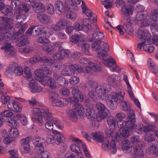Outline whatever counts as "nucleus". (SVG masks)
Segmentation results:
<instances>
[{
	"instance_id": "nucleus-37",
	"label": "nucleus",
	"mask_w": 158,
	"mask_h": 158,
	"mask_svg": "<svg viewBox=\"0 0 158 158\" xmlns=\"http://www.w3.org/2000/svg\"><path fill=\"white\" fill-rule=\"evenodd\" d=\"M104 37V35L102 32H96L95 33L91 34L90 36V40L93 41L94 40H98L102 39Z\"/></svg>"
},
{
	"instance_id": "nucleus-48",
	"label": "nucleus",
	"mask_w": 158,
	"mask_h": 158,
	"mask_svg": "<svg viewBox=\"0 0 158 158\" xmlns=\"http://www.w3.org/2000/svg\"><path fill=\"white\" fill-rule=\"evenodd\" d=\"M7 124L9 126L13 128H16L19 127V124L12 117L10 118V119L7 121Z\"/></svg>"
},
{
	"instance_id": "nucleus-64",
	"label": "nucleus",
	"mask_w": 158,
	"mask_h": 158,
	"mask_svg": "<svg viewBox=\"0 0 158 158\" xmlns=\"http://www.w3.org/2000/svg\"><path fill=\"white\" fill-rule=\"evenodd\" d=\"M102 142V148L105 151H109V139L106 138H104Z\"/></svg>"
},
{
	"instance_id": "nucleus-14",
	"label": "nucleus",
	"mask_w": 158,
	"mask_h": 158,
	"mask_svg": "<svg viewBox=\"0 0 158 158\" xmlns=\"http://www.w3.org/2000/svg\"><path fill=\"white\" fill-rule=\"evenodd\" d=\"M148 64L149 67V69L151 71L156 74V78L154 82L157 84L156 86L157 88L158 87V75H156L158 71L157 68L155 63L151 59H148Z\"/></svg>"
},
{
	"instance_id": "nucleus-43",
	"label": "nucleus",
	"mask_w": 158,
	"mask_h": 158,
	"mask_svg": "<svg viewBox=\"0 0 158 158\" xmlns=\"http://www.w3.org/2000/svg\"><path fill=\"white\" fill-rule=\"evenodd\" d=\"M85 38L84 36L83 35H74L70 38V41L73 43H77L79 41H82Z\"/></svg>"
},
{
	"instance_id": "nucleus-1",
	"label": "nucleus",
	"mask_w": 158,
	"mask_h": 158,
	"mask_svg": "<svg viewBox=\"0 0 158 158\" xmlns=\"http://www.w3.org/2000/svg\"><path fill=\"white\" fill-rule=\"evenodd\" d=\"M13 21L11 18L0 17V24L3 25V27L0 26V41H7L10 39L14 40L20 34H22L25 31L26 26L23 25L16 32H14L15 29L11 25Z\"/></svg>"
},
{
	"instance_id": "nucleus-38",
	"label": "nucleus",
	"mask_w": 158,
	"mask_h": 158,
	"mask_svg": "<svg viewBox=\"0 0 158 158\" xmlns=\"http://www.w3.org/2000/svg\"><path fill=\"white\" fill-rule=\"evenodd\" d=\"M147 15L148 13L146 11L142 10L137 12L135 19L136 20L141 21Z\"/></svg>"
},
{
	"instance_id": "nucleus-32",
	"label": "nucleus",
	"mask_w": 158,
	"mask_h": 158,
	"mask_svg": "<svg viewBox=\"0 0 158 158\" xmlns=\"http://www.w3.org/2000/svg\"><path fill=\"white\" fill-rule=\"evenodd\" d=\"M61 30L71 25L70 21L66 19H61L57 22Z\"/></svg>"
},
{
	"instance_id": "nucleus-61",
	"label": "nucleus",
	"mask_w": 158,
	"mask_h": 158,
	"mask_svg": "<svg viewBox=\"0 0 158 158\" xmlns=\"http://www.w3.org/2000/svg\"><path fill=\"white\" fill-rule=\"evenodd\" d=\"M38 151H39L40 152L38 153L41 154V158H51L49 153L47 151L44 150V149H40Z\"/></svg>"
},
{
	"instance_id": "nucleus-17",
	"label": "nucleus",
	"mask_w": 158,
	"mask_h": 158,
	"mask_svg": "<svg viewBox=\"0 0 158 158\" xmlns=\"http://www.w3.org/2000/svg\"><path fill=\"white\" fill-rule=\"evenodd\" d=\"M79 62L81 64L90 66L92 65L96 71H101L102 70V68L100 64V63L98 62V61H97V63H93L89 62L87 59L85 58H81L79 60Z\"/></svg>"
},
{
	"instance_id": "nucleus-21",
	"label": "nucleus",
	"mask_w": 158,
	"mask_h": 158,
	"mask_svg": "<svg viewBox=\"0 0 158 158\" xmlns=\"http://www.w3.org/2000/svg\"><path fill=\"white\" fill-rule=\"evenodd\" d=\"M134 10L133 6L130 5H125L122 7V14L124 17H128L131 15H132V12Z\"/></svg>"
},
{
	"instance_id": "nucleus-59",
	"label": "nucleus",
	"mask_w": 158,
	"mask_h": 158,
	"mask_svg": "<svg viewBox=\"0 0 158 158\" xmlns=\"http://www.w3.org/2000/svg\"><path fill=\"white\" fill-rule=\"evenodd\" d=\"M43 33L46 34L48 36H49L53 34L54 31L52 28L48 27L43 26Z\"/></svg>"
},
{
	"instance_id": "nucleus-7",
	"label": "nucleus",
	"mask_w": 158,
	"mask_h": 158,
	"mask_svg": "<svg viewBox=\"0 0 158 158\" xmlns=\"http://www.w3.org/2000/svg\"><path fill=\"white\" fill-rule=\"evenodd\" d=\"M43 26L39 25L37 26H32L26 31L28 34L32 35L34 36L37 37L41 35L43 33Z\"/></svg>"
},
{
	"instance_id": "nucleus-8",
	"label": "nucleus",
	"mask_w": 158,
	"mask_h": 158,
	"mask_svg": "<svg viewBox=\"0 0 158 158\" xmlns=\"http://www.w3.org/2000/svg\"><path fill=\"white\" fill-rule=\"evenodd\" d=\"M138 38L141 42L149 43V40L151 38L150 34L147 30L138 29Z\"/></svg>"
},
{
	"instance_id": "nucleus-49",
	"label": "nucleus",
	"mask_w": 158,
	"mask_h": 158,
	"mask_svg": "<svg viewBox=\"0 0 158 158\" xmlns=\"http://www.w3.org/2000/svg\"><path fill=\"white\" fill-rule=\"evenodd\" d=\"M156 126L153 123H148L144 126V132L153 131L156 128Z\"/></svg>"
},
{
	"instance_id": "nucleus-45",
	"label": "nucleus",
	"mask_w": 158,
	"mask_h": 158,
	"mask_svg": "<svg viewBox=\"0 0 158 158\" xmlns=\"http://www.w3.org/2000/svg\"><path fill=\"white\" fill-rule=\"evenodd\" d=\"M56 81L58 84L61 87L67 85L69 84L68 80L62 77H58L56 79Z\"/></svg>"
},
{
	"instance_id": "nucleus-47",
	"label": "nucleus",
	"mask_w": 158,
	"mask_h": 158,
	"mask_svg": "<svg viewBox=\"0 0 158 158\" xmlns=\"http://www.w3.org/2000/svg\"><path fill=\"white\" fill-rule=\"evenodd\" d=\"M68 115L74 121H76L77 119V116L79 115L75 111V110L73 109L69 110L68 112Z\"/></svg>"
},
{
	"instance_id": "nucleus-41",
	"label": "nucleus",
	"mask_w": 158,
	"mask_h": 158,
	"mask_svg": "<svg viewBox=\"0 0 158 158\" xmlns=\"http://www.w3.org/2000/svg\"><path fill=\"white\" fill-rule=\"evenodd\" d=\"M119 131L120 134L124 137H127L133 132V129L131 128L120 129Z\"/></svg>"
},
{
	"instance_id": "nucleus-36",
	"label": "nucleus",
	"mask_w": 158,
	"mask_h": 158,
	"mask_svg": "<svg viewBox=\"0 0 158 158\" xmlns=\"http://www.w3.org/2000/svg\"><path fill=\"white\" fill-rule=\"evenodd\" d=\"M83 23L84 25V31L86 33H88L91 30V26L89 19H84Z\"/></svg>"
},
{
	"instance_id": "nucleus-42",
	"label": "nucleus",
	"mask_w": 158,
	"mask_h": 158,
	"mask_svg": "<svg viewBox=\"0 0 158 158\" xmlns=\"http://www.w3.org/2000/svg\"><path fill=\"white\" fill-rule=\"evenodd\" d=\"M28 40L27 36L23 35L18 40L17 45L19 47L24 46L27 44Z\"/></svg>"
},
{
	"instance_id": "nucleus-63",
	"label": "nucleus",
	"mask_w": 158,
	"mask_h": 158,
	"mask_svg": "<svg viewBox=\"0 0 158 158\" xmlns=\"http://www.w3.org/2000/svg\"><path fill=\"white\" fill-rule=\"evenodd\" d=\"M121 105L122 106V110L123 111L129 112V110L131 109L130 104L127 102L122 101Z\"/></svg>"
},
{
	"instance_id": "nucleus-53",
	"label": "nucleus",
	"mask_w": 158,
	"mask_h": 158,
	"mask_svg": "<svg viewBox=\"0 0 158 158\" xmlns=\"http://www.w3.org/2000/svg\"><path fill=\"white\" fill-rule=\"evenodd\" d=\"M42 48L43 50L46 53H52L54 51L53 47L50 44L44 45Z\"/></svg>"
},
{
	"instance_id": "nucleus-31",
	"label": "nucleus",
	"mask_w": 158,
	"mask_h": 158,
	"mask_svg": "<svg viewBox=\"0 0 158 158\" xmlns=\"http://www.w3.org/2000/svg\"><path fill=\"white\" fill-rule=\"evenodd\" d=\"M55 140L57 142V144L62 142L64 140V138L61 133L56 130L53 131Z\"/></svg>"
},
{
	"instance_id": "nucleus-12",
	"label": "nucleus",
	"mask_w": 158,
	"mask_h": 158,
	"mask_svg": "<svg viewBox=\"0 0 158 158\" xmlns=\"http://www.w3.org/2000/svg\"><path fill=\"white\" fill-rule=\"evenodd\" d=\"M6 71L8 73L13 72L15 75L18 76L21 75L23 72L22 68L19 66L15 63H13L12 66L8 67Z\"/></svg>"
},
{
	"instance_id": "nucleus-2",
	"label": "nucleus",
	"mask_w": 158,
	"mask_h": 158,
	"mask_svg": "<svg viewBox=\"0 0 158 158\" xmlns=\"http://www.w3.org/2000/svg\"><path fill=\"white\" fill-rule=\"evenodd\" d=\"M86 85L88 89V95L93 101H95L96 98L95 93L99 98L103 99L106 94L110 91L107 88L106 84H99L92 80L88 81Z\"/></svg>"
},
{
	"instance_id": "nucleus-13",
	"label": "nucleus",
	"mask_w": 158,
	"mask_h": 158,
	"mask_svg": "<svg viewBox=\"0 0 158 158\" xmlns=\"http://www.w3.org/2000/svg\"><path fill=\"white\" fill-rule=\"evenodd\" d=\"M8 108L10 110L17 112H20L22 107L17 102L11 100L9 102L7 105Z\"/></svg>"
},
{
	"instance_id": "nucleus-3",
	"label": "nucleus",
	"mask_w": 158,
	"mask_h": 158,
	"mask_svg": "<svg viewBox=\"0 0 158 158\" xmlns=\"http://www.w3.org/2000/svg\"><path fill=\"white\" fill-rule=\"evenodd\" d=\"M124 94V92L123 91L118 93L112 92L107 95L105 98L107 106L112 110L116 109L117 102L118 100H123Z\"/></svg>"
},
{
	"instance_id": "nucleus-51",
	"label": "nucleus",
	"mask_w": 158,
	"mask_h": 158,
	"mask_svg": "<svg viewBox=\"0 0 158 158\" xmlns=\"http://www.w3.org/2000/svg\"><path fill=\"white\" fill-rule=\"evenodd\" d=\"M95 71L99 72L100 71L95 70L94 68L92 65L91 66L87 65L85 68L84 72L89 75H91L94 74Z\"/></svg>"
},
{
	"instance_id": "nucleus-58",
	"label": "nucleus",
	"mask_w": 158,
	"mask_h": 158,
	"mask_svg": "<svg viewBox=\"0 0 158 158\" xmlns=\"http://www.w3.org/2000/svg\"><path fill=\"white\" fill-rule=\"evenodd\" d=\"M47 84L51 89H54L56 86L55 80L52 78L50 77L47 81Z\"/></svg>"
},
{
	"instance_id": "nucleus-62",
	"label": "nucleus",
	"mask_w": 158,
	"mask_h": 158,
	"mask_svg": "<svg viewBox=\"0 0 158 158\" xmlns=\"http://www.w3.org/2000/svg\"><path fill=\"white\" fill-rule=\"evenodd\" d=\"M66 17L67 19L72 20H75L77 18V14L72 11H69L67 14Z\"/></svg>"
},
{
	"instance_id": "nucleus-16",
	"label": "nucleus",
	"mask_w": 158,
	"mask_h": 158,
	"mask_svg": "<svg viewBox=\"0 0 158 158\" xmlns=\"http://www.w3.org/2000/svg\"><path fill=\"white\" fill-rule=\"evenodd\" d=\"M67 9L70 10L76 11L78 10V7L77 5H79L81 2V0H67Z\"/></svg>"
},
{
	"instance_id": "nucleus-9",
	"label": "nucleus",
	"mask_w": 158,
	"mask_h": 158,
	"mask_svg": "<svg viewBox=\"0 0 158 158\" xmlns=\"http://www.w3.org/2000/svg\"><path fill=\"white\" fill-rule=\"evenodd\" d=\"M31 140L36 150L38 151L44 149L43 145L45 143V140L44 138L39 136H35L33 137Z\"/></svg>"
},
{
	"instance_id": "nucleus-54",
	"label": "nucleus",
	"mask_w": 158,
	"mask_h": 158,
	"mask_svg": "<svg viewBox=\"0 0 158 158\" xmlns=\"http://www.w3.org/2000/svg\"><path fill=\"white\" fill-rule=\"evenodd\" d=\"M133 148L134 153L136 156L142 157L144 156V153L140 148L136 146L133 147Z\"/></svg>"
},
{
	"instance_id": "nucleus-4",
	"label": "nucleus",
	"mask_w": 158,
	"mask_h": 158,
	"mask_svg": "<svg viewBox=\"0 0 158 158\" xmlns=\"http://www.w3.org/2000/svg\"><path fill=\"white\" fill-rule=\"evenodd\" d=\"M109 46L106 43L103 44L98 52V57L102 60V62L106 66L109 67L116 64V61L112 57L106 59L107 56V52L109 50Z\"/></svg>"
},
{
	"instance_id": "nucleus-34",
	"label": "nucleus",
	"mask_w": 158,
	"mask_h": 158,
	"mask_svg": "<svg viewBox=\"0 0 158 158\" xmlns=\"http://www.w3.org/2000/svg\"><path fill=\"white\" fill-rule=\"evenodd\" d=\"M74 110H75L78 114L80 115H83L84 113V109L82 105L78 103H75L74 106Z\"/></svg>"
},
{
	"instance_id": "nucleus-10",
	"label": "nucleus",
	"mask_w": 158,
	"mask_h": 158,
	"mask_svg": "<svg viewBox=\"0 0 158 158\" xmlns=\"http://www.w3.org/2000/svg\"><path fill=\"white\" fill-rule=\"evenodd\" d=\"M35 73L37 76L41 79L51 76L52 74V71L48 68H45L44 69H37Z\"/></svg>"
},
{
	"instance_id": "nucleus-55",
	"label": "nucleus",
	"mask_w": 158,
	"mask_h": 158,
	"mask_svg": "<svg viewBox=\"0 0 158 158\" xmlns=\"http://www.w3.org/2000/svg\"><path fill=\"white\" fill-rule=\"evenodd\" d=\"M19 131L16 128H11L10 130L9 135L12 139L17 138L19 136Z\"/></svg>"
},
{
	"instance_id": "nucleus-35",
	"label": "nucleus",
	"mask_w": 158,
	"mask_h": 158,
	"mask_svg": "<svg viewBox=\"0 0 158 158\" xmlns=\"http://www.w3.org/2000/svg\"><path fill=\"white\" fill-rule=\"evenodd\" d=\"M87 110L86 115L87 117V118L91 121L96 120L97 118V116L94 110L93 109H90Z\"/></svg>"
},
{
	"instance_id": "nucleus-18",
	"label": "nucleus",
	"mask_w": 158,
	"mask_h": 158,
	"mask_svg": "<svg viewBox=\"0 0 158 158\" xmlns=\"http://www.w3.org/2000/svg\"><path fill=\"white\" fill-rule=\"evenodd\" d=\"M1 49L4 50L6 55L7 56L11 57L15 54V48L9 43L5 45L4 47H2Z\"/></svg>"
},
{
	"instance_id": "nucleus-24",
	"label": "nucleus",
	"mask_w": 158,
	"mask_h": 158,
	"mask_svg": "<svg viewBox=\"0 0 158 158\" xmlns=\"http://www.w3.org/2000/svg\"><path fill=\"white\" fill-rule=\"evenodd\" d=\"M72 94L77 101L81 102L83 101V95L77 87H74L72 88Z\"/></svg>"
},
{
	"instance_id": "nucleus-5",
	"label": "nucleus",
	"mask_w": 158,
	"mask_h": 158,
	"mask_svg": "<svg viewBox=\"0 0 158 158\" xmlns=\"http://www.w3.org/2000/svg\"><path fill=\"white\" fill-rule=\"evenodd\" d=\"M112 130H113L106 129V134L107 137H111L112 140L110 142V150L111 152L113 154L115 153L117 151L116 145L113 140L118 142L120 140V137L118 133L116 132H113Z\"/></svg>"
},
{
	"instance_id": "nucleus-27",
	"label": "nucleus",
	"mask_w": 158,
	"mask_h": 158,
	"mask_svg": "<svg viewBox=\"0 0 158 158\" xmlns=\"http://www.w3.org/2000/svg\"><path fill=\"white\" fill-rule=\"evenodd\" d=\"M122 149L124 152L129 153L131 152L132 148L127 139H125L122 141Z\"/></svg>"
},
{
	"instance_id": "nucleus-6",
	"label": "nucleus",
	"mask_w": 158,
	"mask_h": 158,
	"mask_svg": "<svg viewBox=\"0 0 158 158\" xmlns=\"http://www.w3.org/2000/svg\"><path fill=\"white\" fill-rule=\"evenodd\" d=\"M96 107L98 110L97 120L101 121L107 115L109 110L104 104L100 102L98 103Z\"/></svg>"
},
{
	"instance_id": "nucleus-50",
	"label": "nucleus",
	"mask_w": 158,
	"mask_h": 158,
	"mask_svg": "<svg viewBox=\"0 0 158 158\" xmlns=\"http://www.w3.org/2000/svg\"><path fill=\"white\" fill-rule=\"evenodd\" d=\"M123 79L125 81L127 87V92L129 95L131 97L133 96V93L132 90V87L130 85L128 80L127 77V76L124 75L123 77Z\"/></svg>"
},
{
	"instance_id": "nucleus-30",
	"label": "nucleus",
	"mask_w": 158,
	"mask_h": 158,
	"mask_svg": "<svg viewBox=\"0 0 158 158\" xmlns=\"http://www.w3.org/2000/svg\"><path fill=\"white\" fill-rule=\"evenodd\" d=\"M107 123L111 130L115 129L116 127V119L111 116L107 117L106 118Z\"/></svg>"
},
{
	"instance_id": "nucleus-29",
	"label": "nucleus",
	"mask_w": 158,
	"mask_h": 158,
	"mask_svg": "<svg viewBox=\"0 0 158 158\" xmlns=\"http://www.w3.org/2000/svg\"><path fill=\"white\" fill-rule=\"evenodd\" d=\"M106 82L108 84L113 87L116 88L118 86V83L116 79L112 76H108L106 78Z\"/></svg>"
},
{
	"instance_id": "nucleus-20",
	"label": "nucleus",
	"mask_w": 158,
	"mask_h": 158,
	"mask_svg": "<svg viewBox=\"0 0 158 158\" xmlns=\"http://www.w3.org/2000/svg\"><path fill=\"white\" fill-rule=\"evenodd\" d=\"M31 4L34 10L36 13H43L45 11V7L42 3L40 2H36L35 1V2H32Z\"/></svg>"
},
{
	"instance_id": "nucleus-44",
	"label": "nucleus",
	"mask_w": 158,
	"mask_h": 158,
	"mask_svg": "<svg viewBox=\"0 0 158 158\" xmlns=\"http://www.w3.org/2000/svg\"><path fill=\"white\" fill-rule=\"evenodd\" d=\"M123 28L126 32L131 35H133V30L132 26L126 22L124 23Z\"/></svg>"
},
{
	"instance_id": "nucleus-46",
	"label": "nucleus",
	"mask_w": 158,
	"mask_h": 158,
	"mask_svg": "<svg viewBox=\"0 0 158 158\" xmlns=\"http://www.w3.org/2000/svg\"><path fill=\"white\" fill-rule=\"evenodd\" d=\"M41 60H42L41 62L46 63L48 66H51L54 64V61L49 57L43 56L41 57Z\"/></svg>"
},
{
	"instance_id": "nucleus-22",
	"label": "nucleus",
	"mask_w": 158,
	"mask_h": 158,
	"mask_svg": "<svg viewBox=\"0 0 158 158\" xmlns=\"http://www.w3.org/2000/svg\"><path fill=\"white\" fill-rule=\"evenodd\" d=\"M41 113L45 121L52 120L53 119V118L52 113L47 107H42Z\"/></svg>"
},
{
	"instance_id": "nucleus-11",
	"label": "nucleus",
	"mask_w": 158,
	"mask_h": 158,
	"mask_svg": "<svg viewBox=\"0 0 158 158\" xmlns=\"http://www.w3.org/2000/svg\"><path fill=\"white\" fill-rule=\"evenodd\" d=\"M71 140L78 144V145L72 144L70 146L71 151L75 153L78 154V155H81V152L80 150L81 147L79 144L81 143L82 141L78 138L72 137L71 138Z\"/></svg>"
},
{
	"instance_id": "nucleus-23",
	"label": "nucleus",
	"mask_w": 158,
	"mask_h": 158,
	"mask_svg": "<svg viewBox=\"0 0 158 158\" xmlns=\"http://www.w3.org/2000/svg\"><path fill=\"white\" fill-rule=\"evenodd\" d=\"M31 139L30 137H27L21 139L20 140V143L23 146L24 150V152L29 153L30 151L29 142Z\"/></svg>"
},
{
	"instance_id": "nucleus-33",
	"label": "nucleus",
	"mask_w": 158,
	"mask_h": 158,
	"mask_svg": "<svg viewBox=\"0 0 158 158\" xmlns=\"http://www.w3.org/2000/svg\"><path fill=\"white\" fill-rule=\"evenodd\" d=\"M131 125H132L133 127H131V128L135 129L136 131L138 133H142V132H144V126L142 124H136L135 123H132Z\"/></svg>"
},
{
	"instance_id": "nucleus-26",
	"label": "nucleus",
	"mask_w": 158,
	"mask_h": 158,
	"mask_svg": "<svg viewBox=\"0 0 158 158\" xmlns=\"http://www.w3.org/2000/svg\"><path fill=\"white\" fill-rule=\"evenodd\" d=\"M67 102L66 98H59L52 101V105L55 106L62 107L66 105Z\"/></svg>"
},
{
	"instance_id": "nucleus-52",
	"label": "nucleus",
	"mask_w": 158,
	"mask_h": 158,
	"mask_svg": "<svg viewBox=\"0 0 158 158\" xmlns=\"http://www.w3.org/2000/svg\"><path fill=\"white\" fill-rule=\"evenodd\" d=\"M146 151L149 154H154L156 156L158 154V151L155 146L152 145L148 147Z\"/></svg>"
},
{
	"instance_id": "nucleus-40",
	"label": "nucleus",
	"mask_w": 158,
	"mask_h": 158,
	"mask_svg": "<svg viewBox=\"0 0 158 158\" xmlns=\"http://www.w3.org/2000/svg\"><path fill=\"white\" fill-rule=\"evenodd\" d=\"M91 135L93 136L94 139L97 142H101L104 139V135L102 132H99L92 133Z\"/></svg>"
},
{
	"instance_id": "nucleus-56",
	"label": "nucleus",
	"mask_w": 158,
	"mask_h": 158,
	"mask_svg": "<svg viewBox=\"0 0 158 158\" xmlns=\"http://www.w3.org/2000/svg\"><path fill=\"white\" fill-rule=\"evenodd\" d=\"M89 45L87 43H84L81 47L82 51L85 55L90 56L91 53L89 51Z\"/></svg>"
},
{
	"instance_id": "nucleus-39",
	"label": "nucleus",
	"mask_w": 158,
	"mask_h": 158,
	"mask_svg": "<svg viewBox=\"0 0 158 158\" xmlns=\"http://www.w3.org/2000/svg\"><path fill=\"white\" fill-rule=\"evenodd\" d=\"M82 10V12L85 13L87 17H92L93 14L91 11L89 9L87 8L84 1H82V4L81 5Z\"/></svg>"
},
{
	"instance_id": "nucleus-15",
	"label": "nucleus",
	"mask_w": 158,
	"mask_h": 158,
	"mask_svg": "<svg viewBox=\"0 0 158 158\" xmlns=\"http://www.w3.org/2000/svg\"><path fill=\"white\" fill-rule=\"evenodd\" d=\"M67 2L65 3V7L63 4V3L61 1H57L55 2V6L56 9V12L57 14L60 15H61L65 10H68L69 9H67Z\"/></svg>"
},
{
	"instance_id": "nucleus-60",
	"label": "nucleus",
	"mask_w": 158,
	"mask_h": 158,
	"mask_svg": "<svg viewBox=\"0 0 158 158\" xmlns=\"http://www.w3.org/2000/svg\"><path fill=\"white\" fill-rule=\"evenodd\" d=\"M37 85L35 82V80L34 79L31 80L29 82V88L30 91L31 92L34 93L35 89Z\"/></svg>"
},
{
	"instance_id": "nucleus-57",
	"label": "nucleus",
	"mask_w": 158,
	"mask_h": 158,
	"mask_svg": "<svg viewBox=\"0 0 158 158\" xmlns=\"http://www.w3.org/2000/svg\"><path fill=\"white\" fill-rule=\"evenodd\" d=\"M150 26L151 31L152 33H154L156 31L158 32V22L157 20H153Z\"/></svg>"
},
{
	"instance_id": "nucleus-28",
	"label": "nucleus",
	"mask_w": 158,
	"mask_h": 158,
	"mask_svg": "<svg viewBox=\"0 0 158 158\" xmlns=\"http://www.w3.org/2000/svg\"><path fill=\"white\" fill-rule=\"evenodd\" d=\"M132 122L130 121H125L123 120H119L117 121V125L118 128L121 129H124L126 127L127 128H131L133 127L131 125Z\"/></svg>"
},
{
	"instance_id": "nucleus-19",
	"label": "nucleus",
	"mask_w": 158,
	"mask_h": 158,
	"mask_svg": "<svg viewBox=\"0 0 158 158\" xmlns=\"http://www.w3.org/2000/svg\"><path fill=\"white\" fill-rule=\"evenodd\" d=\"M37 17L39 21L42 24L48 25L52 22L51 17L47 14H38Z\"/></svg>"
},
{
	"instance_id": "nucleus-25",
	"label": "nucleus",
	"mask_w": 158,
	"mask_h": 158,
	"mask_svg": "<svg viewBox=\"0 0 158 158\" xmlns=\"http://www.w3.org/2000/svg\"><path fill=\"white\" fill-rule=\"evenodd\" d=\"M69 69L70 71V74L71 75L80 73L83 72V68L81 65L78 64H74L69 66Z\"/></svg>"
}]
</instances>
